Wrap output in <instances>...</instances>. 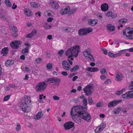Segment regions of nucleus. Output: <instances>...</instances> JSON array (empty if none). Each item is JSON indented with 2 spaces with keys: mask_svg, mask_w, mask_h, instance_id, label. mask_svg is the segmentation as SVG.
<instances>
[{
  "mask_svg": "<svg viewBox=\"0 0 133 133\" xmlns=\"http://www.w3.org/2000/svg\"><path fill=\"white\" fill-rule=\"evenodd\" d=\"M87 107H84L81 106L74 107L72 109L70 114L73 120L77 123H81V119H83L86 121H89L91 118V116L84 109H87Z\"/></svg>",
  "mask_w": 133,
  "mask_h": 133,
  "instance_id": "f257e3e1",
  "label": "nucleus"
},
{
  "mask_svg": "<svg viewBox=\"0 0 133 133\" xmlns=\"http://www.w3.org/2000/svg\"><path fill=\"white\" fill-rule=\"evenodd\" d=\"M31 102L30 97L25 96L22 99L21 102L20 107L22 110L24 112H29L30 109L29 105Z\"/></svg>",
  "mask_w": 133,
  "mask_h": 133,
  "instance_id": "f03ea898",
  "label": "nucleus"
},
{
  "mask_svg": "<svg viewBox=\"0 0 133 133\" xmlns=\"http://www.w3.org/2000/svg\"><path fill=\"white\" fill-rule=\"evenodd\" d=\"M79 46L78 45L71 47L66 51L65 54L67 55L68 54H71V55L68 56L69 58L72 57L73 56L77 57L78 55V54L79 53Z\"/></svg>",
  "mask_w": 133,
  "mask_h": 133,
  "instance_id": "7ed1b4c3",
  "label": "nucleus"
},
{
  "mask_svg": "<svg viewBox=\"0 0 133 133\" xmlns=\"http://www.w3.org/2000/svg\"><path fill=\"white\" fill-rule=\"evenodd\" d=\"M92 29L91 28H81L78 31V35L80 36H84L92 32Z\"/></svg>",
  "mask_w": 133,
  "mask_h": 133,
  "instance_id": "20e7f679",
  "label": "nucleus"
},
{
  "mask_svg": "<svg viewBox=\"0 0 133 133\" xmlns=\"http://www.w3.org/2000/svg\"><path fill=\"white\" fill-rule=\"evenodd\" d=\"M46 83L44 82H40L36 86V90L39 92L44 91L46 89Z\"/></svg>",
  "mask_w": 133,
  "mask_h": 133,
  "instance_id": "39448f33",
  "label": "nucleus"
},
{
  "mask_svg": "<svg viewBox=\"0 0 133 133\" xmlns=\"http://www.w3.org/2000/svg\"><path fill=\"white\" fill-rule=\"evenodd\" d=\"M128 35L127 37L129 39H133V28L130 27L126 28L125 29Z\"/></svg>",
  "mask_w": 133,
  "mask_h": 133,
  "instance_id": "423d86ee",
  "label": "nucleus"
},
{
  "mask_svg": "<svg viewBox=\"0 0 133 133\" xmlns=\"http://www.w3.org/2000/svg\"><path fill=\"white\" fill-rule=\"evenodd\" d=\"M22 43V42L21 41L15 40L12 41L10 44V45L13 49H17L21 45Z\"/></svg>",
  "mask_w": 133,
  "mask_h": 133,
  "instance_id": "0eeeda50",
  "label": "nucleus"
},
{
  "mask_svg": "<svg viewBox=\"0 0 133 133\" xmlns=\"http://www.w3.org/2000/svg\"><path fill=\"white\" fill-rule=\"evenodd\" d=\"M93 85L92 84H89L83 89V90L85 95L88 96L90 95L92 93L91 89L93 88Z\"/></svg>",
  "mask_w": 133,
  "mask_h": 133,
  "instance_id": "6e6552de",
  "label": "nucleus"
},
{
  "mask_svg": "<svg viewBox=\"0 0 133 133\" xmlns=\"http://www.w3.org/2000/svg\"><path fill=\"white\" fill-rule=\"evenodd\" d=\"M46 80V82H47L50 81L51 82H49V83L55 82L56 83L55 84H57L58 85H59V83L61 81V80L59 78H56L55 77L48 79Z\"/></svg>",
  "mask_w": 133,
  "mask_h": 133,
  "instance_id": "1a4fd4ad",
  "label": "nucleus"
},
{
  "mask_svg": "<svg viewBox=\"0 0 133 133\" xmlns=\"http://www.w3.org/2000/svg\"><path fill=\"white\" fill-rule=\"evenodd\" d=\"M84 56L86 57V58L89 61H94L95 59L93 56L91 55L90 52L88 51H86L83 53Z\"/></svg>",
  "mask_w": 133,
  "mask_h": 133,
  "instance_id": "9d476101",
  "label": "nucleus"
},
{
  "mask_svg": "<svg viewBox=\"0 0 133 133\" xmlns=\"http://www.w3.org/2000/svg\"><path fill=\"white\" fill-rule=\"evenodd\" d=\"M74 123L71 121L66 122L64 125V126L66 130H68L74 126Z\"/></svg>",
  "mask_w": 133,
  "mask_h": 133,
  "instance_id": "9b49d317",
  "label": "nucleus"
},
{
  "mask_svg": "<svg viewBox=\"0 0 133 133\" xmlns=\"http://www.w3.org/2000/svg\"><path fill=\"white\" fill-rule=\"evenodd\" d=\"M62 64L63 66V68L66 70H68L70 69V66L66 61H62Z\"/></svg>",
  "mask_w": 133,
  "mask_h": 133,
  "instance_id": "f8f14e48",
  "label": "nucleus"
},
{
  "mask_svg": "<svg viewBox=\"0 0 133 133\" xmlns=\"http://www.w3.org/2000/svg\"><path fill=\"white\" fill-rule=\"evenodd\" d=\"M70 6H66L65 8H62L60 11V12L61 14L64 15L66 14L70 9Z\"/></svg>",
  "mask_w": 133,
  "mask_h": 133,
  "instance_id": "ddd939ff",
  "label": "nucleus"
},
{
  "mask_svg": "<svg viewBox=\"0 0 133 133\" xmlns=\"http://www.w3.org/2000/svg\"><path fill=\"white\" fill-rule=\"evenodd\" d=\"M121 101V100L116 101L115 100L110 102L108 104V107L109 108L113 107L119 103Z\"/></svg>",
  "mask_w": 133,
  "mask_h": 133,
  "instance_id": "4468645a",
  "label": "nucleus"
},
{
  "mask_svg": "<svg viewBox=\"0 0 133 133\" xmlns=\"http://www.w3.org/2000/svg\"><path fill=\"white\" fill-rule=\"evenodd\" d=\"M50 6L54 9H57L59 6L58 4L56 2L53 1L50 3Z\"/></svg>",
  "mask_w": 133,
  "mask_h": 133,
  "instance_id": "2eb2a0df",
  "label": "nucleus"
},
{
  "mask_svg": "<svg viewBox=\"0 0 133 133\" xmlns=\"http://www.w3.org/2000/svg\"><path fill=\"white\" fill-rule=\"evenodd\" d=\"M12 29V35L14 37H16L18 36V29L15 26H13Z\"/></svg>",
  "mask_w": 133,
  "mask_h": 133,
  "instance_id": "dca6fc26",
  "label": "nucleus"
},
{
  "mask_svg": "<svg viewBox=\"0 0 133 133\" xmlns=\"http://www.w3.org/2000/svg\"><path fill=\"white\" fill-rule=\"evenodd\" d=\"M122 97L123 98L125 99L131 98V97L130 95V91H128L122 95Z\"/></svg>",
  "mask_w": 133,
  "mask_h": 133,
  "instance_id": "f3484780",
  "label": "nucleus"
},
{
  "mask_svg": "<svg viewBox=\"0 0 133 133\" xmlns=\"http://www.w3.org/2000/svg\"><path fill=\"white\" fill-rule=\"evenodd\" d=\"M108 9V5L107 3H104L101 6V10L103 11H107Z\"/></svg>",
  "mask_w": 133,
  "mask_h": 133,
  "instance_id": "a211bd4d",
  "label": "nucleus"
},
{
  "mask_svg": "<svg viewBox=\"0 0 133 133\" xmlns=\"http://www.w3.org/2000/svg\"><path fill=\"white\" fill-rule=\"evenodd\" d=\"M43 112H42L41 111L39 112L36 114V116H34V118L36 120H38L41 118L43 116Z\"/></svg>",
  "mask_w": 133,
  "mask_h": 133,
  "instance_id": "6ab92c4d",
  "label": "nucleus"
},
{
  "mask_svg": "<svg viewBox=\"0 0 133 133\" xmlns=\"http://www.w3.org/2000/svg\"><path fill=\"white\" fill-rule=\"evenodd\" d=\"M122 74L121 73H118L117 74L116 77V79L117 81H118L121 80L123 78Z\"/></svg>",
  "mask_w": 133,
  "mask_h": 133,
  "instance_id": "aec40b11",
  "label": "nucleus"
},
{
  "mask_svg": "<svg viewBox=\"0 0 133 133\" xmlns=\"http://www.w3.org/2000/svg\"><path fill=\"white\" fill-rule=\"evenodd\" d=\"M24 13L25 15L29 17L32 15V11L29 9L26 8L24 10Z\"/></svg>",
  "mask_w": 133,
  "mask_h": 133,
  "instance_id": "412c9836",
  "label": "nucleus"
},
{
  "mask_svg": "<svg viewBox=\"0 0 133 133\" xmlns=\"http://www.w3.org/2000/svg\"><path fill=\"white\" fill-rule=\"evenodd\" d=\"M108 32L113 31L115 30V27L111 24L108 25L106 26Z\"/></svg>",
  "mask_w": 133,
  "mask_h": 133,
  "instance_id": "4be33fe9",
  "label": "nucleus"
},
{
  "mask_svg": "<svg viewBox=\"0 0 133 133\" xmlns=\"http://www.w3.org/2000/svg\"><path fill=\"white\" fill-rule=\"evenodd\" d=\"M9 51V49L8 47H5L2 49L1 51V54H3V56H5L7 55Z\"/></svg>",
  "mask_w": 133,
  "mask_h": 133,
  "instance_id": "5701e85b",
  "label": "nucleus"
},
{
  "mask_svg": "<svg viewBox=\"0 0 133 133\" xmlns=\"http://www.w3.org/2000/svg\"><path fill=\"white\" fill-rule=\"evenodd\" d=\"M88 21L89 24L92 26H94L97 23V21L95 19L92 20L91 19H89Z\"/></svg>",
  "mask_w": 133,
  "mask_h": 133,
  "instance_id": "b1692460",
  "label": "nucleus"
},
{
  "mask_svg": "<svg viewBox=\"0 0 133 133\" xmlns=\"http://www.w3.org/2000/svg\"><path fill=\"white\" fill-rule=\"evenodd\" d=\"M14 61L12 60H8L5 62V64L6 66L9 67L12 65L14 64Z\"/></svg>",
  "mask_w": 133,
  "mask_h": 133,
  "instance_id": "393cba45",
  "label": "nucleus"
},
{
  "mask_svg": "<svg viewBox=\"0 0 133 133\" xmlns=\"http://www.w3.org/2000/svg\"><path fill=\"white\" fill-rule=\"evenodd\" d=\"M125 51V50H122L119 51L118 53H117L115 54H114L113 55V57H116L118 56H121L122 53L124 52Z\"/></svg>",
  "mask_w": 133,
  "mask_h": 133,
  "instance_id": "a878e982",
  "label": "nucleus"
},
{
  "mask_svg": "<svg viewBox=\"0 0 133 133\" xmlns=\"http://www.w3.org/2000/svg\"><path fill=\"white\" fill-rule=\"evenodd\" d=\"M76 9L75 8H72L70 9L68 12V15L69 16L71 15L72 14H74L76 11Z\"/></svg>",
  "mask_w": 133,
  "mask_h": 133,
  "instance_id": "bb28decb",
  "label": "nucleus"
},
{
  "mask_svg": "<svg viewBox=\"0 0 133 133\" xmlns=\"http://www.w3.org/2000/svg\"><path fill=\"white\" fill-rule=\"evenodd\" d=\"M79 68V66L78 65L75 66L73 68L70 69V71L71 72H75L77 71Z\"/></svg>",
  "mask_w": 133,
  "mask_h": 133,
  "instance_id": "cd10ccee",
  "label": "nucleus"
},
{
  "mask_svg": "<svg viewBox=\"0 0 133 133\" xmlns=\"http://www.w3.org/2000/svg\"><path fill=\"white\" fill-rule=\"evenodd\" d=\"M30 4L32 7L35 8H37L39 6V4L35 2H31Z\"/></svg>",
  "mask_w": 133,
  "mask_h": 133,
  "instance_id": "c85d7f7f",
  "label": "nucleus"
},
{
  "mask_svg": "<svg viewBox=\"0 0 133 133\" xmlns=\"http://www.w3.org/2000/svg\"><path fill=\"white\" fill-rule=\"evenodd\" d=\"M121 108L120 107H118L114 111L113 113L115 114H118L121 111Z\"/></svg>",
  "mask_w": 133,
  "mask_h": 133,
  "instance_id": "c756f323",
  "label": "nucleus"
},
{
  "mask_svg": "<svg viewBox=\"0 0 133 133\" xmlns=\"http://www.w3.org/2000/svg\"><path fill=\"white\" fill-rule=\"evenodd\" d=\"M127 19L125 18H123L119 21V23L120 24H124L126 23L127 21Z\"/></svg>",
  "mask_w": 133,
  "mask_h": 133,
  "instance_id": "7c9ffc66",
  "label": "nucleus"
},
{
  "mask_svg": "<svg viewBox=\"0 0 133 133\" xmlns=\"http://www.w3.org/2000/svg\"><path fill=\"white\" fill-rule=\"evenodd\" d=\"M4 2L8 7H11V4L9 0H5Z\"/></svg>",
  "mask_w": 133,
  "mask_h": 133,
  "instance_id": "2f4dec72",
  "label": "nucleus"
},
{
  "mask_svg": "<svg viewBox=\"0 0 133 133\" xmlns=\"http://www.w3.org/2000/svg\"><path fill=\"white\" fill-rule=\"evenodd\" d=\"M29 48L28 47H27L22 50V54L28 53L29 52Z\"/></svg>",
  "mask_w": 133,
  "mask_h": 133,
  "instance_id": "473e14b6",
  "label": "nucleus"
},
{
  "mask_svg": "<svg viewBox=\"0 0 133 133\" xmlns=\"http://www.w3.org/2000/svg\"><path fill=\"white\" fill-rule=\"evenodd\" d=\"M82 102L84 106H87L88 104L87 98H84L82 101Z\"/></svg>",
  "mask_w": 133,
  "mask_h": 133,
  "instance_id": "72a5a7b5",
  "label": "nucleus"
},
{
  "mask_svg": "<svg viewBox=\"0 0 133 133\" xmlns=\"http://www.w3.org/2000/svg\"><path fill=\"white\" fill-rule=\"evenodd\" d=\"M47 15L48 16H52V14H54L53 12L51 10H49L47 11Z\"/></svg>",
  "mask_w": 133,
  "mask_h": 133,
  "instance_id": "f704fd0d",
  "label": "nucleus"
},
{
  "mask_svg": "<svg viewBox=\"0 0 133 133\" xmlns=\"http://www.w3.org/2000/svg\"><path fill=\"white\" fill-rule=\"evenodd\" d=\"M17 131H18L21 129V125L19 123H17V127L16 128Z\"/></svg>",
  "mask_w": 133,
  "mask_h": 133,
  "instance_id": "c9c22d12",
  "label": "nucleus"
},
{
  "mask_svg": "<svg viewBox=\"0 0 133 133\" xmlns=\"http://www.w3.org/2000/svg\"><path fill=\"white\" fill-rule=\"evenodd\" d=\"M88 101L89 103L90 104H91L92 103H93V102L92 101V98L91 97H88Z\"/></svg>",
  "mask_w": 133,
  "mask_h": 133,
  "instance_id": "e433bc0d",
  "label": "nucleus"
},
{
  "mask_svg": "<svg viewBox=\"0 0 133 133\" xmlns=\"http://www.w3.org/2000/svg\"><path fill=\"white\" fill-rule=\"evenodd\" d=\"M32 34L33 35V36L35 35L37 33V31L35 29H34L32 31V32H31Z\"/></svg>",
  "mask_w": 133,
  "mask_h": 133,
  "instance_id": "4c0bfd02",
  "label": "nucleus"
},
{
  "mask_svg": "<svg viewBox=\"0 0 133 133\" xmlns=\"http://www.w3.org/2000/svg\"><path fill=\"white\" fill-rule=\"evenodd\" d=\"M63 31L66 32H70V30H69V28L68 27L65 28L64 29Z\"/></svg>",
  "mask_w": 133,
  "mask_h": 133,
  "instance_id": "58836bf2",
  "label": "nucleus"
},
{
  "mask_svg": "<svg viewBox=\"0 0 133 133\" xmlns=\"http://www.w3.org/2000/svg\"><path fill=\"white\" fill-rule=\"evenodd\" d=\"M106 126V124L105 122H102L101 124L99 126V127H101L102 128H104Z\"/></svg>",
  "mask_w": 133,
  "mask_h": 133,
  "instance_id": "ea45409f",
  "label": "nucleus"
},
{
  "mask_svg": "<svg viewBox=\"0 0 133 133\" xmlns=\"http://www.w3.org/2000/svg\"><path fill=\"white\" fill-rule=\"evenodd\" d=\"M42 61V59L41 58H38L36 59V61L37 63H39L41 62Z\"/></svg>",
  "mask_w": 133,
  "mask_h": 133,
  "instance_id": "a19ab883",
  "label": "nucleus"
},
{
  "mask_svg": "<svg viewBox=\"0 0 133 133\" xmlns=\"http://www.w3.org/2000/svg\"><path fill=\"white\" fill-rule=\"evenodd\" d=\"M112 12L108 11L106 14V16L108 17H110L112 16Z\"/></svg>",
  "mask_w": 133,
  "mask_h": 133,
  "instance_id": "79ce46f5",
  "label": "nucleus"
},
{
  "mask_svg": "<svg viewBox=\"0 0 133 133\" xmlns=\"http://www.w3.org/2000/svg\"><path fill=\"white\" fill-rule=\"evenodd\" d=\"M10 96L8 95L5 96L4 98V101H7L10 98Z\"/></svg>",
  "mask_w": 133,
  "mask_h": 133,
  "instance_id": "37998d69",
  "label": "nucleus"
},
{
  "mask_svg": "<svg viewBox=\"0 0 133 133\" xmlns=\"http://www.w3.org/2000/svg\"><path fill=\"white\" fill-rule=\"evenodd\" d=\"M33 36V35L32 34V33H30L27 35L26 36V37L28 38H31Z\"/></svg>",
  "mask_w": 133,
  "mask_h": 133,
  "instance_id": "c03bdc74",
  "label": "nucleus"
},
{
  "mask_svg": "<svg viewBox=\"0 0 133 133\" xmlns=\"http://www.w3.org/2000/svg\"><path fill=\"white\" fill-rule=\"evenodd\" d=\"M63 50L62 49H61L58 52V54L60 55V56L62 55L63 54Z\"/></svg>",
  "mask_w": 133,
  "mask_h": 133,
  "instance_id": "a18cd8bd",
  "label": "nucleus"
},
{
  "mask_svg": "<svg viewBox=\"0 0 133 133\" xmlns=\"http://www.w3.org/2000/svg\"><path fill=\"white\" fill-rule=\"evenodd\" d=\"M86 70L87 71L92 72H93V68L90 67H88L87 69Z\"/></svg>",
  "mask_w": 133,
  "mask_h": 133,
  "instance_id": "49530a36",
  "label": "nucleus"
},
{
  "mask_svg": "<svg viewBox=\"0 0 133 133\" xmlns=\"http://www.w3.org/2000/svg\"><path fill=\"white\" fill-rule=\"evenodd\" d=\"M111 81L109 79H108L106 81H105L104 83L106 84H109L111 83Z\"/></svg>",
  "mask_w": 133,
  "mask_h": 133,
  "instance_id": "de8ad7c7",
  "label": "nucleus"
},
{
  "mask_svg": "<svg viewBox=\"0 0 133 133\" xmlns=\"http://www.w3.org/2000/svg\"><path fill=\"white\" fill-rule=\"evenodd\" d=\"M52 64H49L47 65L46 67L48 69H50L52 67Z\"/></svg>",
  "mask_w": 133,
  "mask_h": 133,
  "instance_id": "09e8293b",
  "label": "nucleus"
},
{
  "mask_svg": "<svg viewBox=\"0 0 133 133\" xmlns=\"http://www.w3.org/2000/svg\"><path fill=\"white\" fill-rule=\"evenodd\" d=\"M106 72V70L105 68H103L101 70V73L102 74H104Z\"/></svg>",
  "mask_w": 133,
  "mask_h": 133,
  "instance_id": "8fccbe9b",
  "label": "nucleus"
},
{
  "mask_svg": "<svg viewBox=\"0 0 133 133\" xmlns=\"http://www.w3.org/2000/svg\"><path fill=\"white\" fill-rule=\"evenodd\" d=\"M53 98L54 100H59L60 98L59 97L57 96H54L53 97Z\"/></svg>",
  "mask_w": 133,
  "mask_h": 133,
  "instance_id": "3c124183",
  "label": "nucleus"
},
{
  "mask_svg": "<svg viewBox=\"0 0 133 133\" xmlns=\"http://www.w3.org/2000/svg\"><path fill=\"white\" fill-rule=\"evenodd\" d=\"M9 85L11 88H15L17 87L16 85H14L12 84H10Z\"/></svg>",
  "mask_w": 133,
  "mask_h": 133,
  "instance_id": "603ef678",
  "label": "nucleus"
},
{
  "mask_svg": "<svg viewBox=\"0 0 133 133\" xmlns=\"http://www.w3.org/2000/svg\"><path fill=\"white\" fill-rule=\"evenodd\" d=\"M99 69L97 68H93V72H95L98 71L99 70Z\"/></svg>",
  "mask_w": 133,
  "mask_h": 133,
  "instance_id": "864d4df0",
  "label": "nucleus"
},
{
  "mask_svg": "<svg viewBox=\"0 0 133 133\" xmlns=\"http://www.w3.org/2000/svg\"><path fill=\"white\" fill-rule=\"evenodd\" d=\"M51 27V26L46 25V26H44V28L46 29H48L50 28Z\"/></svg>",
  "mask_w": 133,
  "mask_h": 133,
  "instance_id": "5fc2aeb1",
  "label": "nucleus"
},
{
  "mask_svg": "<svg viewBox=\"0 0 133 133\" xmlns=\"http://www.w3.org/2000/svg\"><path fill=\"white\" fill-rule=\"evenodd\" d=\"M61 74L64 76H66L68 75V74L66 71H63L61 72Z\"/></svg>",
  "mask_w": 133,
  "mask_h": 133,
  "instance_id": "6e6d98bb",
  "label": "nucleus"
},
{
  "mask_svg": "<svg viewBox=\"0 0 133 133\" xmlns=\"http://www.w3.org/2000/svg\"><path fill=\"white\" fill-rule=\"evenodd\" d=\"M108 55L110 57H113V55H114V54L110 52H109L108 53Z\"/></svg>",
  "mask_w": 133,
  "mask_h": 133,
  "instance_id": "4d7b16f0",
  "label": "nucleus"
},
{
  "mask_svg": "<svg viewBox=\"0 0 133 133\" xmlns=\"http://www.w3.org/2000/svg\"><path fill=\"white\" fill-rule=\"evenodd\" d=\"M25 71L27 72H28L30 71L29 68L28 67H25Z\"/></svg>",
  "mask_w": 133,
  "mask_h": 133,
  "instance_id": "13d9d810",
  "label": "nucleus"
},
{
  "mask_svg": "<svg viewBox=\"0 0 133 133\" xmlns=\"http://www.w3.org/2000/svg\"><path fill=\"white\" fill-rule=\"evenodd\" d=\"M102 50L104 54L106 55L107 54L108 52L107 50H106L105 49H102Z\"/></svg>",
  "mask_w": 133,
  "mask_h": 133,
  "instance_id": "bf43d9fd",
  "label": "nucleus"
},
{
  "mask_svg": "<svg viewBox=\"0 0 133 133\" xmlns=\"http://www.w3.org/2000/svg\"><path fill=\"white\" fill-rule=\"evenodd\" d=\"M125 51H129V52H133V48H129L128 49H127L126 50H125Z\"/></svg>",
  "mask_w": 133,
  "mask_h": 133,
  "instance_id": "052dcab7",
  "label": "nucleus"
},
{
  "mask_svg": "<svg viewBox=\"0 0 133 133\" xmlns=\"http://www.w3.org/2000/svg\"><path fill=\"white\" fill-rule=\"evenodd\" d=\"M122 94L121 91H118L116 92V94L117 95H120Z\"/></svg>",
  "mask_w": 133,
  "mask_h": 133,
  "instance_id": "680f3d73",
  "label": "nucleus"
},
{
  "mask_svg": "<svg viewBox=\"0 0 133 133\" xmlns=\"http://www.w3.org/2000/svg\"><path fill=\"white\" fill-rule=\"evenodd\" d=\"M100 78L102 80H104L106 78V77L104 75H101L100 76Z\"/></svg>",
  "mask_w": 133,
  "mask_h": 133,
  "instance_id": "e2e57ef3",
  "label": "nucleus"
},
{
  "mask_svg": "<svg viewBox=\"0 0 133 133\" xmlns=\"http://www.w3.org/2000/svg\"><path fill=\"white\" fill-rule=\"evenodd\" d=\"M53 19V18H52L50 17L48 18L47 20V21L48 22H51Z\"/></svg>",
  "mask_w": 133,
  "mask_h": 133,
  "instance_id": "0e129e2a",
  "label": "nucleus"
},
{
  "mask_svg": "<svg viewBox=\"0 0 133 133\" xmlns=\"http://www.w3.org/2000/svg\"><path fill=\"white\" fill-rule=\"evenodd\" d=\"M20 59H21L24 60L25 59V56L24 55H22L20 57Z\"/></svg>",
  "mask_w": 133,
  "mask_h": 133,
  "instance_id": "69168bd1",
  "label": "nucleus"
},
{
  "mask_svg": "<svg viewBox=\"0 0 133 133\" xmlns=\"http://www.w3.org/2000/svg\"><path fill=\"white\" fill-rule=\"evenodd\" d=\"M78 78V76H75L73 78L72 80L74 81H76V79Z\"/></svg>",
  "mask_w": 133,
  "mask_h": 133,
  "instance_id": "338daca9",
  "label": "nucleus"
},
{
  "mask_svg": "<svg viewBox=\"0 0 133 133\" xmlns=\"http://www.w3.org/2000/svg\"><path fill=\"white\" fill-rule=\"evenodd\" d=\"M95 133H99L100 132L99 131V130L98 129V128H96V129L95 130Z\"/></svg>",
  "mask_w": 133,
  "mask_h": 133,
  "instance_id": "774afa93",
  "label": "nucleus"
}]
</instances>
